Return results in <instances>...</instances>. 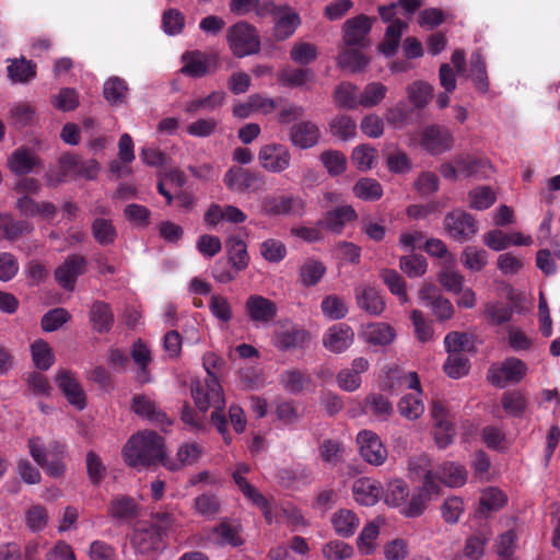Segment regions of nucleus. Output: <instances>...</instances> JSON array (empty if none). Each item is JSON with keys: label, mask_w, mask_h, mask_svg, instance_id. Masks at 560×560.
Segmentation results:
<instances>
[{"label": "nucleus", "mask_w": 560, "mask_h": 560, "mask_svg": "<svg viewBox=\"0 0 560 560\" xmlns=\"http://www.w3.org/2000/svg\"><path fill=\"white\" fill-rule=\"evenodd\" d=\"M203 366L207 371L208 377L205 383L197 382L191 386V395L197 408L205 413L210 407H213L211 412V422L223 436L226 444L232 441L228 431V420L223 412L224 396L222 386L215 376V371L221 368L223 361L217 354L207 352L203 358Z\"/></svg>", "instance_id": "nucleus-1"}, {"label": "nucleus", "mask_w": 560, "mask_h": 560, "mask_svg": "<svg viewBox=\"0 0 560 560\" xmlns=\"http://www.w3.org/2000/svg\"><path fill=\"white\" fill-rule=\"evenodd\" d=\"M126 464L133 468L161 463L168 470H178L176 462L165 457L164 439L154 431H140L127 441L122 448Z\"/></svg>", "instance_id": "nucleus-2"}, {"label": "nucleus", "mask_w": 560, "mask_h": 560, "mask_svg": "<svg viewBox=\"0 0 560 560\" xmlns=\"http://www.w3.org/2000/svg\"><path fill=\"white\" fill-rule=\"evenodd\" d=\"M174 523V516L167 512L152 514L150 522H138L130 538L132 548L147 559H155L165 549L166 536Z\"/></svg>", "instance_id": "nucleus-3"}, {"label": "nucleus", "mask_w": 560, "mask_h": 560, "mask_svg": "<svg viewBox=\"0 0 560 560\" xmlns=\"http://www.w3.org/2000/svg\"><path fill=\"white\" fill-rule=\"evenodd\" d=\"M258 15H270L272 18V36L278 42L292 37L302 23L300 14L292 7L277 4L272 0L262 2Z\"/></svg>", "instance_id": "nucleus-4"}, {"label": "nucleus", "mask_w": 560, "mask_h": 560, "mask_svg": "<svg viewBox=\"0 0 560 560\" xmlns=\"http://www.w3.org/2000/svg\"><path fill=\"white\" fill-rule=\"evenodd\" d=\"M226 40L233 56L244 58L260 50V37L257 28L248 22L240 21L229 27Z\"/></svg>", "instance_id": "nucleus-5"}, {"label": "nucleus", "mask_w": 560, "mask_h": 560, "mask_svg": "<svg viewBox=\"0 0 560 560\" xmlns=\"http://www.w3.org/2000/svg\"><path fill=\"white\" fill-rule=\"evenodd\" d=\"M305 210V200L296 195H268L261 201V211L270 217L287 215L301 218L304 215Z\"/></svg>", "instance_id": "nucleus-6"}, {"label": "nucleus", "mask_w": 560, "mask_h": 560, "mask_svg": "<svg viewBox=\"0 0 560 560\" xmlns=\"http://www.w3.org/2000/svg\"><path fill=\"white\" fill-rule=\"evenodd\" d=\"M444 228L448 236L459 243L471 240L478 232L476 219L460 209L445 215Z\"/></svg>", "instance_id": "nucleus-7"}, {"label": "nucleus", "mask_w": 560, "mask_h": 560, "mask_svg": "<svg viewBox=\"0 0 560 560\" xmlns=\"http://www.w3.org/2000/svg\"><path fill=\"white\" fill-rule=\"evenodd\" d=\"M223 183L230 190L244 194L261 189L265 185V179L259 172L241 166H232L224 174Z\"/></svg>", "instance_id": "nucleus-8"}, {"label": "nucleus", "mask_w": 560, "mask_h": 560, "mask_svg": "<svg viewBox=\"0 0 560 560\" xmlns=\"http://www.w3.org/2000/svg\"><path fill=\"white\" fill-rule=\"evenodd\" d=\"M430 413L434 423L435 443L440 448H446L453 443L455 436V427L446 404L441 400H433Z\"/></svg>", "instance_id": "nucleus-9"}, {"label": "nucleus", "mask_w": 560, "mask_h": 560, "mask_svg": "<svg viewBox=\"0 0 560 560\" xmlns=\"http://www.w3.org/2000/svg\"><path fill=\"white\" fill-rule=\"evenodd\" d=\"M292 155L289 149L281 143H268L258 152L259 165L267 172L280 174L291 165Z\"/></svg>", "instance_id": "nucleus-10"}, {"label": "nucleus", "mask_w": 560, "mask_h": 560, "mask_svg": "<svg viewBox=\"0 0 560 560\" xmlns=\"http://www.w3.org/2000/svg\"><path fill=\"white\" fill-rule=\"evenodd\" d=\"M88 269V260L80 254L69 255L54 272L56 282L66 291H73L77 280Z\"/></svg>", "instance_id": "nucleus-11"}, {"label": "nucleus", "mask_w": 560, "mask_h": 560, "mask_svg": "<svg viewBox=\"0 0 560 560\" xmlns=\"http://www.w3.org/2000/svg\"><path fill=\"white\" fill-rule=\"evenodd\" d=\"M527 372V365L521 359L511 357L504 360L500 368H492L488 372V381L500 388L508 384L520 383Z\"/></svg>", "instance_id": "nucleus-12"}, {"label": "nucleus", "mask_w": 560, "mask_h": 560, "mask_svg": "<svg viewBox=\"0 0 560 560\" xmlns=\"http://www.w3.org/2000/svg\"><path fill=\"white\" fill-rule=\"evenodd\" d=\"M439 485L434 481L431 471H425L422 487L415 492L409 502L401 508V513L407 517L420 516L427 509L428 502L433 494L439 493Z\"/></svg>", "instance_id": "nucleus-13"}, {"label": "nucleus", "mask_w": 560, "mask_h": 560, "mask_svg": "<svg viewBox=\"0 0 560 560\" xmlns=\"http://www.w3.org/2000/svg\"><path fill=\"white\" fill-rule=\"evenodd\" d=\"M360 454L365 462L374 466L383 465L388 456L386 446L380 436L370 430H362L357 435Z\"/></svg>", "instance_id": "nucleus-14"}, {"label": "nucleus", "mask_w": 560, "mask_h": 560, "mask_svg": "<svg viewBox=\"0 0 560 560\" xmlns=\"http://www.w3.org/2000/svg\"><path fill=\"white\" fill-rule=\"evenodd\" d=\"M420 143L430 154L439 155L451 150L453 136L445 127L432 125L421 131Z\"/></svg>", "instance_id": "nucleus-15"}, {"label": "nucleus", "mask_w": 560, "mask_h": 560, "mask_svg": "<svg viewBox=\"0 0 560 560\" xmlns=\"http://www.w3.org/2000/svg\"><path fill=\"white\" fill-rule=\"evenodd\" d=\"M55 381L70 405L74 406L78 410L85 408V392L72 372L61 369L57 372Z\"/></svg>", "instance_id": "nucleus-16"}, {"label": "nucleus", "mask_w": 560, "mask_h": 560, "mask_svg": "<svg viewBox=\"0 0 560 560\" xmlns=\"http://www.w3.org/2000/svg\"><path fill=\"white\" fill-rule=\"evenodd\" d=\"M245 312L252 322L266 325L277 317L278 307L273 301L253 294L245 302Z\"/></svg>", "instance_id": "nucleus-17"}, {"label": "nucleus", "mask_w": 560, "mask_h": 560, "mask_svg": "<svg viewBox=\"0 0 560 560\" xmlns=\"http://www.w3.org/2000/svg\"><path fill=\"white\" fill-rule=\"evenodd\" d=\"M354 341V331L346 323L330 326L323 336L324 347L334 353L345 352Z\"/></svg>", "instance_id": "nucleus-18"}, {"label": "nucleus", "mask_w": 560, "mask_h": 560, "mask_svg": "<svg viewBox=\"0 0 560 560\" xmlns=\"http://www.w3.org/2000/svg\"><path fill=\"white\" fill-rule=\"evenodd\" d=\"M354 298L358 307L372 316H380L386 307L381 292L370 284H358Z\"/></svg>", "instance_id": "nucleus-19"}, {"label": "nucleus", "mask_w": 560, "mask_h": 560, "mask_svg": "<svg viewBox=\"0 0 560 560\" xmlns=\"http://www.w3.org/2000/svg\"><path fill=\"white\" fill-rule=\"evenodd\" d=\"M289 139L295 148L301 150L311 149L319 142L320 130L316 124L302 120L290 127Z\"/></svg>", "instance_id": "nucleus-20"}, {"label": "nucleus", "mask_w": 560, "mask_h": 560, "mask_svg": "<svg viewBox=\"0 0 560 560\" xmlns=\"http://www.w3.org/2000/svg\"><path fill=\"white\" fill-rule=\"evenodd\" d=\"M42 166V159L30 148L20 147L8 159L9 170L16 176H24Z\"/></svg>", "instance_id": "nucleus-21"}, {"label": "nucleus", "mask_w": 560, "mask_h": 560, "mask_svg": "<svg viewBox=\"0 0 560 560\" xmlns=\"http://www.w3.org/2000/svg\"><path fill=\"white\" fill-rule=\"evenodd\" d=\"M372 27V21L364 14L349 19L343 25V42L347 46L365 47V38Z\"/></svg>", "instance_id": "nucleus-22"}, {"label": "nucleus", "mask_w": 560, "mask_h": 560, "mask_svg": "<svg viewBox=\"0 0 560 560\" xmlns=\"http://www.w3.org/2000/svg\"><path fill=\"white\" fill-rule=\"evenodd\" d=\"M423 305L430 307L433 315L441 322L447 320L454 315V307L450 300L436 293L433 285H424L419 293Z\"/></svg>", "instance_id": "nucleus-23"}, {"label": "nucleus", "mask_w": 560, "mask_h": 560, "mask_svg": "<svg viewBox=\"0 0 560 560\" xmlns=\"http://www.w3.org/2000/svg\"><path fill=\"white\" fill-rule=\"evenodd\" d=\"M358 214L350 205H343L326 212L319 224L327 231L340 234L346 224L355 221Z\"/></svg>", "instance_id": "nucleus-24"}, {"label": "nucleus", "mask_w": 560, "mask_h": 560, "mask_svg": "<svg viewBox=\"0 0 560 560\" xmlns=\"http://www.w3.org/2000/svg\"><path fill=\"white\" fill-rule=\"evenodd\" d=\"M354 500L361 505L373 506L383 495L384 489L381 483L371 478H360L354 481L353 487Z\"/></svg>", "instance_id": "nucleus-25"}, {"label": "nucleus", "mask_w": 560, "mask_h": 560, "mask_svg": "<svg viewBox=\"0 0 560 560\" xmlns=\"http://www.w3.org/2000/svg\"><path fill=\"white\" fill-rule=\"evenodd\" d=\"M131 408L138 416L148 419L159 425H171L172 420L165 412L160 410L154 401L143 395H135Z\"/></svg>", "instance_id": "nucleus-26"}, {"label": "nucleus", "mask_w": 560, "mask_h": 560, "mask_svg": "<svg viewBox=\"0 0 560 560\" xmlns=\"http://www.w3.org/2000/svg\"><path fill=\"white\" fill-rule=\"evenodd\" d=\"M107 513L113 520L128 522L138 517L140 505L129 495H116L109 502Z\"/></svg>", "instance_id": "nucleus-27"}, {"label": "nucleus", "mask_w": 560, "mask_h": 560, "mask_svg": "<svg viewBox=\"0 0 560 560\" xmlns=\"http://www.w3.org/2000/svg\"><path fill=\"white\" fill-rule=\"evenodd\" d=\"M20 213L26 218L39 217L42 219H52L57 208L49 201L38 202L30 196H22L15 205Z\"/></svg>", "instance_id": "nucleus-28"}, {"label": "nucleus", "mask_w": 560, "mask_h": 560, "mask_svg": "<svg viewBox=\"0 0 560 560\" xmlns=\"http://www.w3.org/2000/svg\"><path fill=\"white\" fill-rule=\"evenodd\" d=\"M430 471L435 482L440 480L448 487H460L467 479L466 468L453 462L443 463L434 471Z\"/></svg>", "instance_id": "nucleus-29"}, {"label": "nucleus", "mask_w": 560, "mask_h": 560, "mask_svg": "<svg viewBox=\"0 0 560 560\" xmlns=\"http://www.w3.org/2000/svg\"><path fill=\"white\" fill-rule=\"evenodd\" d=\"M81 159L77 154L66 153L59 159V171H49L46 174L47 185L56 186L66 180L69 176H75L80 167Z\"/></svg>", "instance_id": "nucleus-30"}, {"label": "nucleus", "mask_w": 560, "mask_h": 560, "mask_svg": "<svg viewBox=\"0 0 560 560\" xmlns=\"http://www.w3.org/2000/svg\"><path fill=\"white\" fill-rule=\"evenodd\" d=\"M184 66L182 72L191 78H202L207 74L210 57L200 50L186 51L182 56Z\"/></svg>", "instance_id": "nucleus-31"}, {"label": "nucleus", "mask_w": 560, "mask_h": 560, "mask_svg": "<svg viewBox=\"0 0 560 560\" xmlns=\"http://www.w3.org/2000/svg\"><path fill=\"white\" fill-rule=\"evenodd\" d=\"M225 248L229 256V262L236 272L248 267L249 255L247 245L240 236H230L225 242Z\"/></svg>", "instance_id": "nucleus-32"}, {"label": "nucleus", "mask_w": 560, "mask_h": 560, "mask_svg": "<svg viewBox=\"0 0 560 560\" xmlns=\"http://www.w3.org/2000/svg\"><path fill=\"white\" fill-rule=\"evenodd\" d=\"M89 317L93 329L100 334L108 332L114 325L110 305L103 301H95L92 304Z\"/></svg>", "instance_id": "nucleus-33"}, {"label": "nucleus", "mask_w": 560, "mask_h": 560, "mask_svg": "<svg viewBox=\"0 0 560 560\" xmlns=\"http://www.w3.org/2000/svg\"><path fill=\"white\" fill-rule=\"evenodd\" d=\"M91 234L94 241L103 247L113 245L118 237L113 220L107 218H95L91 223Z\"/></svg>", "instance_id": "nucleus-34"}, {"label": "nucleus", "mask_w": 560, "mask_h": 560, "mask_svg": "<svg viewBox=\"0 0 560 560\" xmlns=\"http://www.w3.org/2000/svg\"><path fill=\"white\" fill-rule=\"evenodd\" d=\"M326 266L318 259L307 258L299 268V278L303 287L317 285L326 273Z\"/></svg>", "instance_id": "nucleus-35"}, {"label": "nucleus", "mask_w": 560, "mask_h": 560, "mask_svg": "<svg viewBox=\"0 0 560 560\" xmlns=\"http://www.w3.org/2000/svg\"><path fill=\"white\" fill-rule=\"evenodd\" d=\"M357 46H348L338 56V65L352 73L361 72L369 65V58Z\"/></svg>", "instance_id": "nucleus-36"}, {"label": "nucleus", "mask_w": 560, "mask_h": 560, "mask_svg": "<svg viewBox=\"0 0 560 560\" xmlns=\"http://www.w3.org/2000/svg\"><path fill=\"white\" fill-rule=\"evenodd\" d=\"M363 410L366 415H372L381 421H385L393 413V405L382 394L373 393L365 397Z\"/></svg>", "instance_id": "nucleus-37"}, {"label": "nucleus", "mask_w": 560, "mask_h": 560, "mask_svg": "<svg viewBox=\"0 0 560 560\" xmlns=\"http://www.w3.org/2000/svg\"><path fill=\"white\" fill-rule=\"evenodd\" d=\"M128 93L127 82L119 77H110L103 86L104 98L113 106L121 105L126 102Z\"/></svg>", "instance_id": "nucleus-38"}, {"label": "nucleus", "mask_w": 560, "mask_h": 560, "mask_svg": "<svg viewBox=\"0 0 560 560\" xmlns=\"http://www.w3.org/2000/svg\"><path fill=\"white\" fill-rule=\"evenodd\" d=\"M12 82L26 83L36 77V65L24 58L13 59L7 68Z\"/></svg>", "instance_id": "nucleus-39"}, {"label": "nucleus", "mask_w": 560, "mask_h": 560, "mask_svg": "<svg viewBox=\"0 0 560 560\" xmlns=\"http://www.w3.org/2000/svg\"><path fill=\"white\" fill-rule=\"evenodd\" d=\"M365 339L373 346H387L395 339V330L385 323H374L366 326Z\"/></svg>", "instance_id": "nucleus-40"}, {"label": "nucleus", "mask_w": 560, "mask_h": 560, "mask_svg": "<svg viewBox=\"0 0 560 560\" xmlns=\"http://www.w3.org/2000/svg\"><path fill=\"white\" fill-rule=\"evenodd\" d=\"M331 523L336 533L343 537L352 536L360 524L358 516L350 510L336 512Z\"/></svg>", "instance_id": "nucleus-41"}, {"label": "nucleus", "mask_w": 560, "mask_h": 560, "mask_svg": "<svg viewBox=\"0 0 560 560\" xmlns=\"http://www.w3.org/2000/svg\"><path fill=\"white\" fill-rule=\"evenodd\" d=\"M501 406L506 415L511 417H522L527 408V398L518 389L509 390L502 395Z\"/></svg>", "instance_id": "nucleus-42"}, {"label": "nucleus", "mask_w": 560, "mask_h": 560, "mask_svg": "<svg viewBox=\"0 0 560 560\" xmlns=\"http://www.w3.org/2000/svg\"><path fill=\"white\" fill-rule=\"evenodd\" d=\"M212 533L218 537L220 545H230L232 547H240L244 544L240 533L241 526L233 525L228 521L220 522L213 527Z\"/></svg>", "instance_id": "nucleus-43"}, {"label": "nucleus", "mask_w": 560, "mask_h": 560, "mask_svg": "<svg viewBox=\"0 0 560 560\" xmlns=\"http://www.w3.org/2000/svg\"><path fill=\"white\" fill-rule=\"evenodd\" d=\"M320 310L323 315L331 320L342 319L349 312L346 300L336 294L326 295L320 303Z\"/></svg>", "instance_id": "nucleus-44"}, {"label": "nucleus", "mask_w": 560, "mask_h": 560, "mask_svg": "<svg viewBox=\"0 0 560 560\" xmlns=\"http://www.w3.org/2000/svg\"><path fill=\"white\" fill-rule=\"evenodd\" d=\"M405 27H407V24L401 20L393 21L387 27L385 39L380 45V51L386 57H390L396 52Z\"/></svg>", "instance_id": "nucleus-45"}, {"label": "nucleus", "mask_w": 560, "mask_h": 560, "mask_svg": "<svg viewBox=\"0 0 560 560\" xmlns=\"http://www.w3.org/2000/svg\"><path fill=\"white\" fill-rule=\"evenodd\" d=\"M470 75L476 88L486 93L489 89V80L487 74V66L482 54L476 50L470 57Z\"/></svg>", "instance_id": "nucleus-46"}, {"label": "nucleus", "mask_w": 560, "mask_h": 560, "mask_svg": "<svg viewBox=\"0 0 560 560\" xmlns=\"http://www.w3.org/2000/svg\"><path fill=\"white\" fill-rule=\"evenodd\" d=\"M459 173L467 177H487L490 166L488 162L474 156H458L455 159Z\"/></svg>", "instance_id": "nucleus-47"}, {"label": "nucleus", "mask_w": 560, "mask_h": 560, "mask_svg": "<svg viewBox=\"0 0 560 560\" xmlns=\"http://www.w3.org/2000/svg\"><path fill=\"white\" fill-rule=\"evenodd\" d=\"M385 503L394 508H402L409 497V488L401 479L390 481L383 492Z\"/></svg>", "instance_id": "nucleus-48"}, {"label": "nucleus", "mask_w": 560, "mask_h": 560, "mask_svg": "<svg viewBox=\"0 0 560 560\" xmlns=\"http://www.w3.org/2000/svg\"><path fill=\"white\" fill-rule=\"evenodd\" d=\"M310 339V334L300 327H292L277 335L278 347L289 350L302 347Z\"/></svg>", "instance_id": "nucleus-49"}, {"label": "nucleus", "mask_w": 560, "mask_h": 560, "mask_svg": "<svg viewBox=\"0 0 560 560\" xmlns=\"http://www.w3.org/2000/svg\"><path fill=\"white\" fill-rule=\"evenodd\" d=\"M380 277L390 293L399 299L400 303H407L406 281L395 269L385 268L381 270Z\"/></svg>", "instance_id": "nucleus-50"}, {"label": "nucleus", "mask_w": 560, "mask_h": 560, "mask_svg": "<svg viewBox=\"0 0 560 560\" xmlns=\"http://www.w3.org/2000/svg\"><path fill=\"white\" fill-rule=\"evenodd\" d=\"M460 261L471 271H481L488 264V253L477 246H466L460 255Z\"/></svg>", "instance_id": "nucleus-51"}, {"label": "nucleus", "mask_w": 560, "mask_h": 560, "mask_svg": "<svg viewBox=\"0 0 560 560\" xmlns=\"http://www.w3.org/2000/svg\"><path fill=\"white\" fill-rule=\"evenodd\" d=\"M483 315L490 325H502L512 319L513 307L502 302H489L485 306Z\"/></svg>", "instance_id": "nucleus-52"}, {"label": "nucleus", "mask_w": 560, "mask_h": 560, "mask_svg": "<svg viewBox=\"0 0 560 560\" xmlns=\"http://www.w3.org/2000/svg\"><path fill=\"white\" fill-rule=\"evenodd\" d=\"M407 93L415 107L423 108L433 97V88L424 81H415L408 86Z\"/></svg>", "instance_id": "nucleus-53"}, {"label": "nucleus", "mask_w": 560, "mask_h": 560, "mask_svg": "<svg viewBox=\"0 0 560 560\" xmlns=\"http://www.w3.org/2000/svg\"><path fill=\"white\" fill-rule=\"evenodd\" d=\"M353 194L362 200L374 201L383 196V188L376 179L364 177L355 183Z\"/></svg>", "instance_id": "nucleus-54"}, {"label": "nucleus", "mask_w": 560, "mask_h": 560, "mask_svg": "<svg viewBox=\"0 0 560 560\" xmlns=\"http://www.w3.org/2000/svg\"><path fill=\"white\" fill-rule=\"evenodd\" d=\"M32 359L39 370H48L55 362V355L48 342L39 339L31 346Z\"/></svg>", "instance_id": "nucleus-55"}, {"label": "nucleus", "mask_w": 560, "mask_h": 560, "mask_svg": "<svg viewBox=\"0 0 560 560\" xmlns=\"http://www.w3.org/2000/svg\"><path fill=\"white\" fill-rule=\"evenodd\" d=\"M259 253L268 262L278 264L285 258L288 250L282 241L267 238L260 244Z\"/></svg>", "instance_id": "nucleus-56"}, {"label": "nucleus", "mask_w": 560, "mask_h": 560, "mask_svg": "<svg viewBox=\"0 0 560 560\" xmlns=\"http://www.w3.org/2000/svg\"><path fill=\"white\" fill-rule=\"evenodd\" d=\"M330 176H339L347 168V158L338 150H326L319 156Z\"/></svg>", "instance_id": "nucleus-57"}, {"label": "nucleus", "mask_w": 560, "mask_h": 560, "mask_svg": "<svg viewBox=\"0 0 560 560\" xmlns=\"http://www.w3.org/2000/svg\"><path fill=\"white\" fill-rule=\"evenodd\" d=\"M225 93L214 91L206 97L196 98L186 104L185 110L189 114H196L200 109L213 110L223 105Z\"/></svg>", "instance_id": "nucleus-58"}, {"label": "nucleus", "mask_w": 560, "mask_h": 560, "mask_svg": "<svg viewBox=\"0 0 560 560\" xmlns=\"http://www.w3.org/2000/svg\"><path fill=\"white\" fill-rule=\"evenodd\" d=\"M194 509L201 516L212 518L220 512L221 503L215 494L207 492L195 498Z\"/></svg>", "instance_id": "nucleus-59"}, {"label": "nucleus", "mask_w": 560, "mask_h": 560, "mask_svg": "<svg viewBox=\"0 0 560 560\" xmlns=\"http://www.w3.org/2000/svg\"><path fill=\"white\" fill-rule=\"evenodd\" d=\"M358 88L349 82H342L335 90V101L339 107L354 109L359 104Z\"/></svg>", "instance_id": "nucleus-60"}, {"label": "nucleus", "mask_w": 560, "mask_h": 560, "mask_svg": "<svg viewBox=\"0 0 560 560\" xmlns=\"http://www.w3.org/2000/svg\"><path fill=\"white\" fill-rule=\"evenodd\" d=\"M399 267L408 277L417 278L425 273L428 262L422 255L411 254L400 258Z\"/></svg>", "instance_id": "nucleus-61"}, {"label": "nucleus", "mask_w": 560, "mask_h": 560, "mask_svg": "<svg viewBox=\"0 0 560 560\" xmlns=\"http://www.w3.org/2000/svg\"><path fill=\"white\" fill-rule=\"evenodd\" d=\"M387 88L380 82L369 83L359 97V104L363 107H374L386 96Z\"/></svg>", "instance_id": "nucleus-62"}, {"label": "nucleus", "mask_w": 560, "mask_h": 560, "mask_svg": "<svg viewBox=\"0 0 560 560\" xmlns=\"http://www.w3.org/2000/svg\"><path fill=\"white\" fill-rule=\"evenodd\" d=\"M398 411L402 417L416 420L423 413L424 405L417 395L409 394L400 398Z\"/></svg>", "instance_id": "nucleus-63"}, {"label": "nucleus", "mask_w": 560, "mask_h": 560, "mask_svg": "<svg viewBox=\"0 0 560 560\" xmlns=\"http://www.w3.org/2000/svg\"><path fill=\"white\" fill-rule=\"evenodd\" d=\"M506 503L505 493L498 488H488L480 498V512L498 511Z\"/></svg>", "instance_id": "nucleus-64"}]
</instances>
